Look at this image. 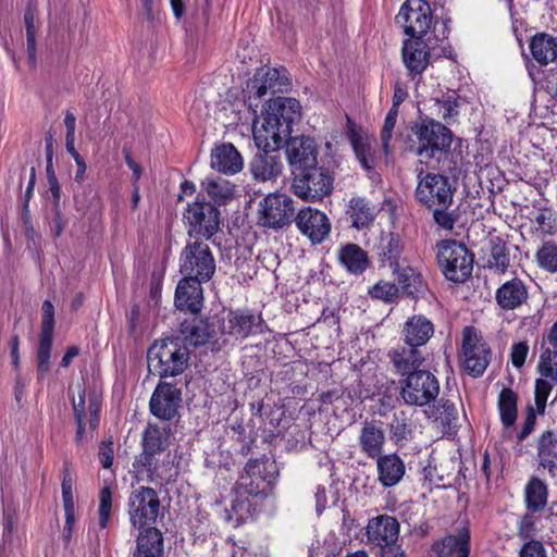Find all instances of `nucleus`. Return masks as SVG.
Instances as JSON below:
<instances>
[{"label":"nucleus","mask_w":557,"mask_h":557,"mask_svg":"<svg viewBox=\"0 0 557 557\" xmlns=\"http://www.w3.org/2000/svg\"><path fill=\"white\" fill-rule=\"evenodd\" d=\"M161 503L157 491L148 486L134 490L127 500V513L134 529L141 530L136 539L133 557H163V535L152 527L159 517Z\"/></svg>","instance_id":"1"},{"label":"nucleus","mask_w":557,"mask_h":557,"mask_svg":"<svg viewBox=\"0 0 557 557\" xmlns=\"http://www.w3.org/2000/svg\"><path fill=\"white\" fill-rule=\"evenodd\" d=\"M301 106L295 98L276 97L268 101L261 124L253 125V139L260 150H280L300 120Z\"/></svg>","instance_id":"2"},{"label":"nucleus","mask_w":557,"mask_h":557,"mask_svg":"<svg viewBox=\"0 0 557 557\" xmlns=\"http://www.w3.org/2000/svg\"><path fill=\"white\" fill-rule=\"evenodd\" d=\"M414 145L411 151L425 162H440L450 151L454 134L443 123L424 116L411 125Z\"/></svg>","instance_id":"3"},{"label":"nucleus","mask_w":557,"mask_h":557,"mask_svg":"<svg viewBox=\"0 0 557 557\" xmlns=\"http://www.w3.org/2000/svg\"><path fill=\"white\" fill-rule=\"evenodd\" d=\"M189 351L180 337H168L153 343L147 354L148 366L160 377L176 376L188 364Z\"/></svg>","instance_id":"4"},{"label":"nucleus","mask_w":557,"mask_h":557,"mask_svg":"<svg viewBox=\"0 0 557 557\" xmlns=\"http://www.w3.org/2000/svg\"><path fill=\"white\" fill-rule=\"evenodd\" d=\"M278 478V468L274 460L267 457L249 459L234 486V493L240 496L258 497L272 494Z\"/></svg>","instance_id":"5"},{"label":"nucleus","mask_w":557,"mask_h":557,"mask_svg":"<svg viewBox=\"0 0 557 557\" xmlns=\"http://www.w3.org/2000/svg\"><path fill=\"white\" fill-rule=\"evenodd\" d=\"M395 21L409 36L408 39H428L442 32V22L433 20L431 7L425 0H406Z\"/></svg>","instance_id":"6"},{"label":"nucleus","mask_w":557,"mask_h":557,"mask_svg":"<svg viewBox=\"0 0 557 557\" xmlns=\"http://www.w3.org/2000/svg\"><path fill=\"white\" fill-rule=\"evenodd\" d=\"M183 222L189 238L210 240L219 231L221 211L205 197L197 196L183 212Z\"/></svg>","instance_id":"7"},{"label":"nucleus","mask_w":557,"mask_h":557,"mask_svg":"<svg viewBox=\"0 0 557 557\" xmlns=\"http://www.w3.org/2000/svg\"><path fill=\"white\" fill-rule=\"evenodd\" d=\"M436 258L442 273L448 281L463 283L472 274L474 256L460 242L442 240L437 245Z\"/></svg>","instance_id":"8"},{"label":"nucleus","mask_w":557,"mask_h":557,"mask_svg":"<svg viewBox=\"0 0 557 557\" xmlns=\"http://www.w3.org/2000/svg\"><path fill=\"white\" fill-rule=\"evenodd\" d=\"M216 264L209 245L202 239L187 242L180 253V272L184 277L209 282Z\"/></svg>","instance_id":"9"},{"label":"nucleus","mask_w":557,"mask_h":557,"mask_svg":"<svg viewBox=\"0 0 557 557\" xmlns=\"http://www.w3.org/2000/svg\"><path fill=\"white\" fill-rule=\"evenodd\" d=\"M447 22H442V32L428 39H407L403 46V60L411 75L421 74L429 65L437 48L443 51L448 39Z\"/></svg>","instance_id":"10"},{"label":"nucleus","mask_w":557,"mask_h":557,"mask_svg":"<svg viewBox=\"0 0 557 557\" xmlns=\"http://www.w3.org/2000/svg\"><path fill=\"white\" fill-rule=\"evenodd\" d=\"M258 224L274 231L284 230L294 221L296 214L294 199L280 193L269 194L258 205Z\"/></svg>","instance_id":"11"},{"label":"nucleus","mask_w":557,"mask_h":557,"mask_svg":"<svg viewBox=\"0 0 557 557\" xmlns=\"http://www.w3.org/2000/svg\"><path fill=\"white\" fill-rule=\"evenodd\" d=\"M264 326L261 314H256L250 310H232L222 324L221 338L212 343V351H220L228 343L226 336L245 339L251 335L263 333Z\"/></svg>","instance_id":"12"},{"label":"nucleus","mask_w":557,"mask_h":557,"mask_svg":"<svg viewBox=\"0 0 557 557\" xmlns=\"http://www.w3.org/2000/svg\"><path fill=\"white\" fill-rule=\"evenodd\" d=\"M438 394L440 383L430 371H416L400 381V397L408 406L430 405Z\"/></svg>","instance_id":"13"},{"label":"nucleus","mask_w":557,"mask_h":557,"mask_svg":"<svg viewBox=\"0 0 557 557\" xmlns=\"http://www.w3.org/2000/svg\"><path fill=\"white\" fill-rule=\"evenodd\" d=\"M333 182L330 171L317 164L304 172H295L292 187L299 198L314 201L332 193Z\"/></svg>","instance_id":"14"},{"label":"nucleus","mask_w":557,"mask_h":557,"mask_svg":"<svg viewBox=\"0 0 557 557\" xmlns=\"http://www.w3.org/2000/svg\"><path fill=\"white\" fill-rule=\"evenodd\" d=\"M462 354L465 371L472 377H480L492 359V350L474 326L462 331Z\"/></svg>","instance_id":"15"},{"label":"nucleus","mask_w":557,"mask_h":557,"mask_svg":"<svg viewBox=\"0 0 557 557\" xmlns=\"http://www.w3.org/2000/svg\"><path fill=\"white\" fill-rule=\"evenodd\" d=\"M414 197L425 208L451 206L454 189L447 176L438 173H426L423 175V171H421L418 174Z\"/></svg>","instance_id":"16"},{"label":"nucleus","mask_w":557,"mask_h":557,"mask_svg":"<svg viewBox=\"0 0 557 557\" xmlns=\"http://www.w3.org/2000/svg\"><path fill=\"white\" fill-rule=\"evenodd\" d=\"M161 456H150L145 462L141 457H136L133 461V472L138 481L146 480L156 485H164L175 481L177 470L171 459L170 454Z\"/></svg>","instance_id":"17"},{"label":"nucleus","mask_w":557,"mask_h":557,"mask_svg":"<svg viewBox=\"0 0 557 557\" xmlns=\"http://www.w3.org/2000/svg\"><path fill=\"white\" fill-rule=\"evenodd\" d=\"M250 98L261 99L268 94H283L290 88V81L285 67H260L248 83Z\"/></svg>","instance_id":"18"},{"label":"nucleus","mask_w":557,"mask_h":557,"mask_svg":"<svg viewBox=\"0 0 557 557\" xmlns=\"http://www.w3.org/2000/svg\"><path fill=\"white\" fill-rule=\"evenodd\" d=\"M297 230L312 244L323 243L330 235L332 224L327 215L315 208L302 207L294 218Z\"/></svg>","instance_id":"19"},{"label":"nucleus","mask_w":557,"mask_h":557,"mask_svg":"<svg viewBox=\"0 0 557 557\" xmlns=\"http://www.w3.org/2000/svg\"><path fill=\"white\" fill-rule=\"evenodd\" d=\"M287 161L295 172H304L318 163L319 147L315 140L309 136L289 137L284 143Z\"/></svg>","instance_id":"20"},{"label":"nucleus","mask_w":557,"mask_h":557,"mask_svg":"<svg viewBox=\"0 0 557 557\" xmlns=\"http://www.w3.org/2000/svg\"><path fill=\"white\" fill-rule=\"evenodd\" d=\"M181 389L172 383L160 382L150 398L151 413L164 421L172 420L177 414L182 401Z\"/></svg>","instance_id":"21"},{"label":"nucleus","mask_w":557,"mask_h":557,"mask_svg":"<svg viewBox=\"0 0 557 557\" xmlns=\"http://www.w3.org/2000/svg\"><path fill=\"white\" fill-rule=\"evenodd\" d=\"M399 522L395 517L380 515L369 520L367 537L370 544L385 548L396 544L399 536Z\"/></svg>","instance_id":"22"},{"label":"nucleus","mask_w":557,"mask_h":557,"mask_svg":"<svg viewBox=\"0 0 557 557\" xmlns=\"http://www.w3.org/2000/svg\"><path fill=\"white\" fill-rule=\"evenodd\" d=\"M203 283L207 282L183 276L175 289V307L181 311L198 313L203 305Z\"/></svg>","instance_id":"23"},{"label":"nucleus","mask_w":557,"mask_h":557,"mask_svg":"<svg viewBox=\"0 0 557 557\" xmlns=\"http://www.w3.org/2000/svg\"><path fill=\"white\" fill-rule=\"evenodd\" d=\"M496 304L505 311L516 310L529 300V286L515 276L504 282L495 293Z\"/></svg>","instance_id":"24"},{"label":"nucleus","mask_w":557,"mask_h":557,"mask_svg":"<svg viewBox=\"0 0 557 557\" xmlns=\"http://www.w3.org/2000/svg\"><path fill=\"white\" fill-rule=\"evenodd\" d=\"M214 325L208 319L194 317L184 320L180 325V334L183 344H188L194 347L211 344V338L214 334Z\"/></svg>","instance_id":"25"},{"label":"nucleus","mask_w":557,"mask_h":557,"mask_svg":"<svg viewBox=\"0 0 557 557\" xmlns=\"http://www.w3.org/2000/svg\"><path fill=\"white\" fill-rule=\"evenodd\" d=\"M374 459L376 460L377 481L383 487H394L403 480L406 474V465L396 453L382 454Z\"/></svg>","instance_id":"26"},{"label":"nucleus","mask_w":557,"mask_h":557,"mask_svg":"<svg viewBox=\"0 0 557 557\" xmlns=\"http://www.w3.org/2000/svg\"><path fill=\"white\" fill-rule=\"evenodd\" d=\"M432 550L437 557H469L470 531L462 528L457 534H449L432 545Z\"/></svg>","instance_id":"27"},{"label":"nucleus","mask_w":557,"mask_h":557,"mask_svg":"<svg viewBox=\"0 0 557 557\" xmlns=\"http://www.w3.org/2000/svg\"><path fill=\"white\" fill-rule=\"evenodd\" d=\"M391 360L398 373L409 375V373L420 371L419 368L424 361V355L420 346L405 343L389 354Z\"/></svg>","instance_id":"28"},{"label":"nucleus","mask_w":557,"mask_h":557,"mask_svg":"<svg viewBox=\"0 0 557 557\" xmlns=\"http://www.w3.org/2000/svg\"><path fill=\"white\" fill-rule=\"evenodd\" d=\"M361 453L374 459L382 455L385 445V432L376 421H366L358 436Z\"/></svg>","instance_id":"29"},{"label":"nucleus","mask_w":557,"mask_h":557,"mask_svg":"<svg viewBox=\"0 0 557 557\" xmlns=\"http://www.w3.org/2000/svg\"><path fill=\"white\" fill-rule=\"evenodd\" d=\"M243 158L233 144H222L211 152V168L220 173L233 175L242 171Z\"/></svg>","instance_id":"30"},{"label":"nucleus","mask_w":557,"mask_h":557,"mask_svg":"<svg viewBox=\"0 0 557 557\" xmlns=\"http://www.w3.org/2000/svg\"><path fill=\"white\" fill-rule=\"evenodd\" d=\"M277 150H262L257 153L250 161L249 169L253 177L258 181L265 182L275 180L282 173V162L276 152Z\"/></svg>","instance_id":"31"},{"label":"nucleus","mask_w":557,"mask_h":557,"mask_svg":"<svg viewBox=\"0 0 557 557\" xmlns=\"http://www.w3.org/2000/svg\"><path fill=\"white\" fill-rule=\"evenodd\" d=\"M404 342L423 347L434 334V324L424 315L417 314L404 325Z\"/></svg>","instance_id":"32"},{"label":"nucleus","mask_w":557,"mask_h":557,"mask_svg":"<svg viewBox=\"0 0 557 557\" xmlns=\"http://www.w3.org/2000/svg\"><path fill=\"white\" fill-rule=\"evenodd\" d=\"M539 466L547 469L552 476L557 472V436L547 430L543 432L536 443Z\"/></svg>","instance_id":"33"},{"label":"nucleus","mask_w":557,"mask_h":557,"mask_svg":"<svg viewBox=\"0 0 557 557\" xmlns=\"http://www.w3.org/2000/svg\"><path fill=\"white\" fill-rule=\"evenodd\" d=\"M346 215L351 222V226L356 230L368 227L375 219L374 207L366 197H352L348 201Z\"/></svg>","instance_id":"34"},{"label":"nucleus","mask_w":557,"mask_h":557,"mask_svg":"<svg viewBox=\"0 0 557 557\" xmlns=\"http://www.w3.org/2000/svg\"><path fill=\"white\" fill-rule=\"evenodd\" d=\"M338 260L346 271L354 275L362 274L370 264L367 251L352 243L341 247Z\"/></svg>","instance_id":"35"},{"label":"nucleus","mask_w":557,"mask_h":557,"mask_svg":"<svg viewBox=\"0 0 557 557\" xmlns=\"http://www.w3.org/2000/svg\"><path fill=\"white\" fill-rule=\"evenodd\" d=\"M143 451L137 456L141 457L145 462L150 456H162L169 446L168 435L164 430L157 425L149 424L143 433L141 438Z\"/></svg>","instance_id":"36"},{"label":"nucleus","mask_w":557,"mask_h":557,"mask_svg":"<svg viewBox=\"0 0 557 557\" xmlns=\"http://www.w3.org/2000/svg\"><path fill=\"white\" fill-rule=\"evenodd\" d=\"M530 50L536 62L546 65L557 58V39L546 33H539L532 37Z\"/></svg>","instance_id":"37"},{"label":"nucleus","mask_w":557,"mask_h":557,"mask_svg":"<svg viewBox=\"0 0 557 557\" xmlns=\"http://www.w3.org/2000/svg\"><path fill=\"white\" fill-rule=\"evenodd\" d=\"M548 499V487L546 483L537 476H532L524 488L525 507L531 512L542 511Z\"/></svg>","instance_id":"38"},{"label":"nucleus","mask_w":557,"mask_h":557,"mask_svg":"<svg viewBox=\"0 0 557 557\" xmlns=\"http://www.w3.org/2000/svg\"><path fill=\"white\" fill-rule=\"evenodd\" d=\"M391 441L397 447H404L413 438L414 428L405 411L395 412L388 424Z\"/></svg>","instance_id":"39"},{"label":"nucleus","mask_w":557,"mask_h":557,"mask_svg":"<svg viewBox=\"0 0 557 557\" xmlns=\"http://www.w3.org/2000/svg\"><path fill=\"white\" fill-rule=\"evenodd\" d=\"M394 273L397 274L398 283L407 296L418 298L425 293L426 284L417 269L407 265L399 268L398 271H394Z\"/></svg>","instance_id":"40"},{"label":"nucleus","mask_w":557,"mask_h":557,"mask_svg":"<svg viewBox=\"0 0 557 557\" xmlns=\"http://www.w3.org/2000/svg\"><path fill=\"white\" fill-rule=\"evenodd\" d=\"M403 252V244L397 234L387 233L383 235L380 239V244L377 246V255L383 262H388L389 267L394 271H398L399 258Z\"/></svg>","instance_id":"41"},{"label":"nucleus","mask_w":557,"mask_h":557,"mask_svg":"<svg viewBox=\"0 0 557 557\" xmlns=\"http://www.w3.org/2000/svg\"><path fill=\"white\" fill-rule=\"evenodd\" d=\"M487 267L499 273H505L510 267V249L500 236H493L490 239Z\"/></svg>","instance_id":"42"},{"label":"nucleus","mask_w":557,"mask_h":557,"mask_svg":"<svg viewBox=\"0 0 557 557\" xmlns=\"http://www.w3.org/2000/svg\"><path fill=\"white\" fill-rule=\"evenodd\" d=\"M201 186L216 208L226 205L234 197V186L227 180L207 178Z\"/></svg>","instance_id":"43"},{"label":"nucleus","mask_w":557,"mask_h":557,"mask_svg":"<svg viewBox=\"0 0 557 557\" xmlns=\"http://www.w3.org/2000/svg\"><path fill=\"white\" fill-rule=\"evenodd\" d=\"M349 140L361 166L367 171L373 170L376 165V157L370 139L356 131H351L349 133Z\"/></svg>","instance_id":"44"},{"label":"nucleus","mask_w":557,"mask_h":557,"mask_svg":"<svg viewBox=\"0 0 557 557\" xmlns=\"http://www.w3.org/2000/svg\"><path fill=\"white\" fill-rule=\"evenodd\" d=\"M517 394L508 387L500 391L498 395L497 407L502 423L509 428L515 424L518 414Z\"/></svg>","instance_id":"45"},{"label":"nucleus","mask_w":557,"mask_h":557,"mask_svg":"<svg viewBox=\"0 0 557 557\" xmlns=\"http://www.w3.org/2000/svg\"><path fill=\"white\" fill-rule=\"evenodd\" d=\"M234 494L235 497L225 512L230 522H233L235 525H239L251 516L255 508L248 496H240L237 493Z\"/></svg>","instance_id":"46"},{"label":"nucleus","mask_w":557,"mask_h":557,"mask_svg":"<svg viewBox=\"0 0 557 557\" xmlns=\"http://www.w3.org/2000/svg\"><path fill=\"white\" fill-rule=\"evenodd\" d=\"M537 372L543 380L557 384V350H552L550 347L545 348L537 364Z\"/></svg>","instance_id":"47"},{"label":"nucleus","mask_w":557,"mask_h":557,"mask_svg":"<svg viewBox=\"0 0 557 557\" xmlns=\"http://www.w3.org/2000/svg\"><path fill=\"white\" fill-rule=\"evenodd\" d=\"M465 98L460 97L455 90H449L436 98V103L440 107V112L445 121L458 116L459 109L465 104Z\"/></svg>","instance_id":"48"},{"label":"nucleus","mask_w":557,"mask_h":557,"mask_svg":"<svg viewBox=\"0 0 557 557\" xmlns=\"http://www.w3.org/2000/svg\"><path fill=\"white\" fill-rule=\"evenodd\" d=\"M53 334H39L37 350V374L38 380H42L50 370V355Z\"/></svg>","instance_id":"49"},{"label":"nucleus","mask_w":557,"mask_h":557,"mask_svg":"<svg viewBox=\"0 0 557 557\" xmlns=\"http://www.w3.org/2000/svg\"><path fill=\"white\" fill-rule=\"evenodd\" d=\"M535 259L541 269L557 273V244L553 240L544 242L537 249Z\"/></svg>","instance_id":"50"},{"label":"nucleus","mask_w":557,"mask_h":557,"mask_svg":"<svg viewBox=\"0 0 557 557\" xmlns=\"http://www.w3.org/2000/svg\"><path fill=\"white\" fill-rule=\"evenodd\" d=\"M74 417L77 424L76 442L81 443L85 431L86 419V391L81 388L78 392V399L73 398Z\"/></svg>","instance_id":"51"},{"label":"nucleus","mask_w":557,"mask_h":557,"mask_svg":"<svg viewBox=\"0 0 557 557\" xmlns=\"http://www.w3.org/2000/svg\"><path fill=\"white\" fill-rule=\"evenodd\" d=\"M73 484L74 481L70 469L65 466L61 483L64 515H75Z\"/></svg>","instance_id":"52"},{"label":"nucleus","mask_w":557,"mask_h":557,"mask_svg":"<svg viewBox=\"0 0 557 557\" xmlns=\"http://www.w3.org/2000/svg\"><path fill=\"white\" fill-rule=\"evenodd\" d=\"M399 294V288L392 282L380 281L369 289V295L373 299L393 302Z\"/></svg>","instance_id":"53"},{"label":"nucleus","mask_w":557,"mask_h":557,"mask_svg":"<svg viewBox=\"0 0 557 557\" xmlns=\"http://www.w3.org/2000/svg\"><path fill=\"white\" fill-rule=\"evenodd\" d=\"M112 510V491L110 486H104L99 493V527L106 529L109 525Z\"/></svg>","instance_id":"54"},{"label":"nucleus","mask_w":557,"mask_h":557,"mask_svg":"<svg viewBox=\"0 0 557 557\" xmlns=\"http://www.w3.org/2000/svg\"><path fill=\"white\" fill-rule=\"evenodd\" d=\"M450 206H436L428 208L433 213L434 222L445 231H451L456 224L457 215L455 212L448 211Z\"/></svg>","instance_id":"55"},{"label":"nucleus","mask_w":557,"mask_h":557,"mask_svg":"<svg viewBox=\"0 0 557 557\" xmlns=\"http://www.w3.org/2000/svg\"><path fill=\"white\" fill-rule=\"evenodd\" d=\"M398 114L399 110L389 109L382 126L381 141L385 154L389 153V143L393 137V132L397 122Z\"/></svg>","instance_id":"56"},{"label":"nucleus","mask_w":557,"mask_h":557,"mask_svg":"<svg viewBox=\"0 0 557 557\" xmlns=\"http://www.w3.org/2000/svg\"><path fill=\"white\" fill-rule=\"evenodd\" d=\"M24 21L26 25L27 54L29 62L34 65L36 63V36L34 25L35 16L30 10L25 12Z\"/></svg>","instance_id":"57"},{"label":"nucleus","mask_w":557,"mask_h":557,"mask_svg":"<svg viewBox=\"0 0 557 557\" xmlns=\"http://www.w3.org/2000/svg\"><path fill=\"white\" fill-rule=\"evenodd\" d=\"M556 384H550L543 379H536L535 381V391H534V399L535 406L539 413H544L546 408L547 398Z\"/></svg>","instance_id":"58"},{"label":"nucleus","mask_w":557,"mask_h":557,"mask_svg":"<svg viewBox=\"0 0 557 557\" xmlns=\"http://www.w3.org/2000/svg\"><path fill=\"white\" fill-rule=\"evenodd\" d=\"M54 330V307L46 299L41 306V331L40 334H53Z\"/></svg>","instance_id":"59"},{"label":"nucleus","mask_w":557,"mask_h":557,"mask_svg":"<svg viewBox=\"0 0 557 557\" xmlns=\"http://www.w3.org/2000/svg\"><path fill=\"white\" fill-rule=\"evenodd\" d=\"M537 529L535 525V518L532 515H524L518 525V536L523 541L534 540Z\"/></svg>","instance_id":"60"},{"label":"nucleus","mask_w":557,"mask_h":557,"mask_svg":"<svg viewBox=\"0 0 557 557\" xmlns=\"http://www.w3.org/2000/svg\"><path fill=\"white\" fill-rule=\"evenodd\" d=\"M519 557H547L546 549L541 541L530 540L524 542L519 550Z\"/></svg>","instance_id":"61"},{"label":"nucleus","mask_w":557,"mask_h":557,"mask_svg":"<svg viewBox=\"0 0 557 557\" xmlns=\"http://www.w3.org/2000/svg\"><path fill=\"white\" fill-rule=\"evenodd\" d=\"M535 223L539 225V227L547 234H550L555 227V218L554 213L550 209H543L541 210L535 219Z\"/></svg>","instance_id":"62"},{"label":"nucleus","mask_w":557,"mask_h":557,"mask_svg":"<svg viewBox=\"0 0 557 557\" xmlns=\"http://www.w3.org/2000/svg\"><path fill=\"white\" fill-rule=\"evenodd\" d=\"M528 351L529 347L525 343L521 342L512 346L511 362L516 368H520L524 364Z\"/></svg>","instance_id":"63"},{"label":"nucleus","mask_w":557,"mask_h":557,"mask_svg":"<svg viewBox=\"0 0 557 557\" xmlns=\"http://www.w3.org/2000/svg\"><path fill=\"white\" fill-rule=\"evenodd\" d=\"M536 417L532 408H529L528 414L523 421L521 431L517 434L519 442H523L534 430Z\"/></svg>","instance_id":"64"}]
</instances>
